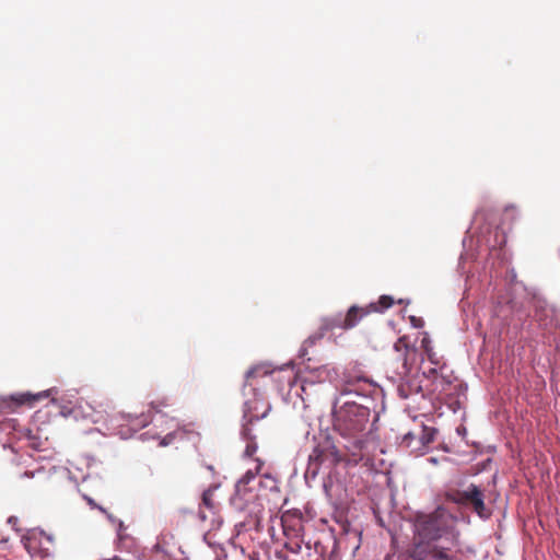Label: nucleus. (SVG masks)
Wrapping results in <instances>:
<instances>
[{
	"label": "nucleus",
	"mask_w": 560,
	"mask_h": 560,
	"mask_svg": "<svg viewBox=\"0 0 560 560\" xmlns=\"http://www.w3.org/2000/svg\"><path fill=\"white\" fill-rule=\"evenodd\" d=\"M368 382L364 376L347 377L337 388L331 407L332 428L348 441L345 445L353 454L361 451L366 436L376 429L378 413L374 410V399L353 388L355 383Z\"/></svg>",
	"instance_id": "obj_1"
},
{
	"label": "nucleus",
	"mask_w": 560,
	"mask_h": 560,
	"mask_svg": "<svg viewBox=\"0 0 560 560\" xmlns=\"http://www.w3.org/2000/svg\"><path fill=\"white\" fill-rule=\"evenodd\" d=\"M413 528L419 537L418 541H434L444 544V547H452L454 550H462L459 532L452 515L443 508L439 506L431 513L418 514Z\"/></svg>",
	"instance_id": "obj_2"
},
{
	"label": "nucleus",
	"mask_w": 560,
	"mask_h": 560,
	"mask_svg": "<svg viewBox=\"0 0 560 560\" xmlns=\"http://www.w3.org/2000/svg\"><path fill=\"white\" fill-rule=\"evenodd\" d=\"M273 372L269 364L261 363L247 370L245 373V385L243 388V396L245 397L243 404V420L246 422H255L267 417L271 410L269 402L265 400L264 393L259 388L249 383V380L268 376Z\"/></svg>",
	"instance_id": "obj_3"
},
{
	"label": "nucleus",
	"mask_w": 560,
	"mask_h": 560,
	"mask_svg": "<svg viewBox=\"0 0 560 560\" xmlns=\"http://www.w3.org/2000/svg\"><path fill=\"white\" fill-rule=\"evenodd\" d=\"M462 550L434 541H413L385 560H460Z\"/></svg>",
	"instance_id": "obj_4"
},
{
	"label": "nucleus",
	"mask_w": 560,
	"mask_h": 560,
	"mask_svg": "<svg viewBox=\"0 0 560 560\" xmlns=\"http://www.w3.org/2000/svg\"><path fill=\"white\" fill-rule=\"evenodd\" d=\"M530 307L533 310V322L538 328L552 330L560 328V308L547 301L537 290L528 292Z\"/></svg>",
	"instance_id": "obj_5"
},
{
	"label": "nucleus",
	"mask_w": 560,
	"mask_h": 560,
	"mask_svg": "<svg viewBox=\"0 0 560 560\" xmlns=\"http://www.w3.org/2000/svg\"><path fill=\"white\" fill-rule=\"evenodd\" d=\"M159 418L151 416V410L148 412L125 413L119 412L113 418L117 434L121 440L132 438L138 431L148 427L151 422H158Z\"/></svg>",
	"instance_id": "obj_6"
},
{
	"label": "nucleus",
	"mask_w": 560,
	"mask_h": 560,
	"mask_svg": "<svg viewBox=\"0 0 560 560\" xmlns=\"http://www.w3.org/2000/svg\"><path fill=\"white\" fill-rule=\"evenodd\" d=\"M453 501L459 505H469L482 521L489 520L492 515V510L485 504L482 489L475 483H469L465 489L457 490L453 495Z\"/></svg>",
	"instance_id": "obj_7"
},
{
	"label": "nucleus",
	"mask_w": 560,
	"mask_h": 560,
	"mask_svg": "<svg viewBox=\"0 0 560 560\" xmlns=\"http://www.w3.org/2000/svg\"><path fill=\"white\" fill-rule=\"evenodd\" d=\"M311 459L317 460L320 466L332 469L342 460V454L330 436H326L312 451Z\"/></svg>",
	"instance_id": "obj_8"
},
{
	"label": "nucleus",
	"mask_w": 560,
	"mask_h": 560,
	"mask_svg": "<svg viewBox=\"0 0 560 560\" xmlns=\"http://www.w3.org/2000/svg\"><path fill=\"white\" fill-rule=\"evenodd\" d=\"M438 429L422 424L419 432H408L404 435V443L411 452L425 453L428 446L433 442Z\"/></svg>",
	"instance_id": "obj_9"
},
{
	"label": "nucleus",
	"mask_w": 560,
	"mask_h": 560,
	"mask_svg": "<svg viewBox=\"0 0 560 560\" xmlns=\"http://www.w3.org/2000/svg\"><path fill=\"white\" fill-rule=\"evenodd\" d=\"M304 371L307 375L302 380L301 389L303 393H305L307 385H315L325 382L331 383L338 377L336 369L328 364H322L318 366L305 364Z\"/></svg>",
	"instance_id": "obj_10"
},
{
	"label": "nucleus",
	"mask_w": 560,
	"mask_h": 560,
	"mask_svg": "<svg viewBox=\"0 0 560 560\" xmlns=\"http://www.w3.org/2000/svg\"><path fill=\"white\" fill-rule=\"evenodd\" d=\"M258 499L256 485L247 486L235 483L234 493L230 498V505L237 512H244L250 503Z\"/></svg>",
	"instance_id": "obj_11"
},
{
	"label": "nucleus",
	"mask_w": 560,
	"mask_h": 560,
	"mask_svg": "<svg viewBox=\"0 0 560 560\" xmlns=\"http://www.w3.org/2000/svg\"><path fill=\"white\" fill-rule=\"evenodd\" d=\"M524 311L523 302L512 296L508 291L506 296H499L495 307V314L504 319L510 315L520 314Z\"/></svg>",
	"instance_id": "obj_12"
},
{
	"label": "nucleus",
	"mask_w": 560,
	"mask_h": 560,
	"mask_svg": "<svg viewBox=\"0 0 560 560\" xmlns=\"http://www.w3.org/2000/svg\"><path fill=\"white\" fill-rule=\"evenodd\" d=\"M58 390L56 387H51V388H48V389H45V390H42L39 393H36V394H33V393H30V392H25V393H20V394H14L11 396V399L18 405V406H22V405H30L32 406L33 402L35 401H38L43 398H46V397H49L51 394H56Z\"/></svg>",
	"instance_id": "obj_13"
},
{
	"label": "nucleus",
	"mask_w": 560,
	"mask_h": 560,
	"mask_svg": "<svg viewBox=\"0 0 560 560\" xmlns=\"http://www.w3.org/2000/svg\"><path fill=\"white\" fill-rule=\"evenodd\" d=\"M394 304V299L392 295L383 294L380 296L377 302H371L366 305V311L363 315H369L371 313H384Z\"/></svg>",
	"instance_id": "obj_14"
},
{
	"label": "nucleus",
	"mask_w": 560,
	"mask_h": 560,
	"mask_svg": "<svg viewBox=\"0 0 560 560\" xmlns=\"http://www.w3.org/2000/svg\"><path fill=\"white\" fill-rule=\"evenodd\" d=\"M366 311L365 307H360L358 305H352L348 308L347 313L345 314L346 319V329H351L355 327L363 317L366 315H363V313Z\"/></svg>",
	"instance_id": "obj_15"
},
{
	"label": "nucleus",
	"mask_w": 560,
	"mask_h": 560,
	"mask_svg": "<svg viewBox=\"0 0 560 560\" xmlns=\"http://www.w3.org/2000/svg\"><path fill=\"white\" fill-rule=\"evenodd\" d=\"M320 326L325 332H327L328 330L334 329V328H340V329L347 330L345 314L337 313L331 316L324 317L322 319Z\"/></svg>",
	"instance_id": "obj_16"
},
{
	"label": "nucleus",
	"mask_w": 560,
	"mask_h": 560,
	"mask_svg": "<svg viewBox=\"0 0 560 560\" xmlns=\"http://www.w3.org/2000/svg\"><path fill=\"white\" fill-rule=\"evenodd\" d=\"M421 390V385L415 381L400 383L397 387V393L402 399H408L412 394H419Z\"/></svg>",
	"instance_id": "obj_17"
},
{
	"label": "nucleus",
	"mask_w": 560,
	"mask_h": 560,
	"mask_svg": "<svg viewBox=\"0 0 560 560\" xmlns=\"http://www.w3.org/2000/svg\"><path fill=\"white\" fill-rule=\"evenodd\" d=\"M256 462L257 465L255 469H248L235 483L247 486L257 485L256 478L261 469L262 462L259 458H256Z\"/></svg>",
	"instance_id": "obj_18"
},
{
	"label": "nucleus",
	"mask_w": 560,
	"mask_h": 560,
	"mask_svg": "<svg viewBox=\"0 0 560 560\" xmlns=\"http://www.w3.org/2000/svg\"><path fill=\"white\" fill-rule=\"evenodd\" d=\"M257 491L259 489L267 490L269 492H279L278 480L270 474H264L261 479L257 481Z\"/></svg>",
	"instance_id": "obj_19"
},
{
	"label": "nucleus",
	"mask_w": 560,
	"mask_h": 560,
	"mask_svg": "<svg viewBox=\"0 0 560 560\" xmlns=\"http://www.w3.org/2000/svg\"><path fill=\"white\" fill-rule=\"evenodd\" d=\"M320 467V464L315 459H311V455H308V463L306 470L304 472V479L306 485L311 486V481L316 479Z\"/></svg>",
	"instance_id": "obj_20"
},
{
	"label": "nucleus",
	"mask_w": 560,
	"mask_h": 560,
	"mask_svg": "<svg viewBox=\"0 0 560 560\" xmlns=\"http://www.w3.org/2000/svg\"><path fill=\"white\" fill-rule=\"evenodd\" d=\"M505 242H506L505 235H501V240L493 244L491 243V241L489 238H486L482 234L477 237L478 246H481L482 244H485L490 249L491 255H493L494 253L498 252L497 245H499L501 247L502 245L505 244Z\"/></svg>",
	"instance_id": "obj_21"
},
{
	"label": "nucleus",
	"mask_w": 560,
	"mask_h": 560,
	"mask_svg": "<svg viewBox=\"0 0 560 560\" xmlns=\"http://www.w3.org/2000/svg\"><path fill=\"white\" fill-rule=\"evenodd\" d=\"M168 406H171V401L166 397L150 402V409L153 410L155 415L160 416L161 419L165 417V415L162 412V408Z\"/></svg>",
	"instance_id": "obj_22"
},
{
	"label": "nucleus",
	"mask_w": 560,
	"mask_h": 560,
	"mask_svg": "<svg viewBox=\"0 0 560 560\" xmlns=\"http://www.w3.org/2000/svg\"><path fill=\"white\" fill-rule=\"evenodd\" d=\"M252 423L253 422H246L243 420L240 434L244 441H254L255 440V435L253 434L252 429L249 428V424H252Z\"/></svg>",
	"instance_id": "obj_23"
},
{
	"label": "nucleus",
	"mask_w": 560,
	"mask_h": 560,
	"mask_svg": "<svg viewBox=\"0 0 560 560\" xmlns=\"http://www.w3.org/2000/svg\"><path fill=\"white\" fill-rule=\"evenodd\" d=\"M506 277H508L509 281H510V284H512L514 287L520 285L524 291H526L527 293L529 292V291H527V288L522 282L517 281V273H516L514 268H510L508 270V276Z\"/></svg>",
	"instance_id": "obj_24"
},
{
	"label": "nucleus",
	"mask_w": 560,
	"mask_h": 560,
	"mask_svg": "<svg viewBox=\"0 0 560 560\" xmlns=\"http://www.w3.org/2000/svg\"><path fill=\"white\" fill-rule=\"evenodd\" d=\"M325 334H326V332L323 330V328H322V326H320V327H319V329H318V331H317V332H315V334H313V335H311V336H308V337L304 340V342H305L307 346L312 347V346H314L317 341H319L320 339H323V338H324V336H325Z\"/></svg>",
	"instance_id": "obj_25"
},
{
	"label": "nucleus",
	"mask_w": 560,
	"mask_h": 560,
	"mask_svg": "<svg viewBox=\"0 0 560 560\" xmlns=\"http://www.w3.org/2000/svg\"><path fill=\"white\" fill-rule=\"evenodd\" d=\"M308 347L305 342L302 343L298 352V358L302 360L303 364H311L312 359L308 355Z\"/></svg>",
	"instance_id": "obj_26"
},
{
	"label": "nucleus",
	"mask_w": 560,
	"mask_h": 560,
	"mask_svg": "<svg viewBox=\"0 0 560 560\" xmlns=\"http://www.w3.org/2000/svg\"><path fill=\"white\" fill-rule=\"evenodd\" d=\"M212 495H213V489H206L202 492V504L210 510H212L214 508V504L212 501Z\"/></svg>",
	"instance_id": "obj_27"
},
{
	"label": "nucleus",
	"mask_w": 560,
	"mask_h": 560,
	"mask_svg": "<svg viewBox=\"0 0 560 560\" xmlns=\"http://www.w3.org/2000/svg\"><path fill=\"white\" fill-rule=\"evenodd\" d=\"M331 488H332V479L330 476H327L323 480V491L328 501H331Z\"/></svg>",
	"instance_id": "obj_28"
},
{
	"label": "nucleus",
	"mask_w": 560,
	"mask_h": 560,
	"mask_svg": "<svg viewBox=\"0 0 560 560\" xmlns=\"http://www.w3.org/2000/svg\"><path fill=\"white\" fill-rule=\"evenodd\" d=\"M246 447L244 450V457H252L258 450L256 441H246Z\"/></svg>",
	"instance_id": "obj_29"
},
{
	"label": "nucleus",
	"mask_w": 560,
	"mask_h": 560,
	"mask_svg": "<svg viewBox=\"0 0 560 560\" xmlns=\"http://www.w3.org/2000/svg\"><path fill=\"white\" fill-rule=\"evenodd\" d=\"M177 433H178L177 431H172V432L167 433L165 436H163L161 439L160 445L161 446H168V445H171L174 442V440L176 439Z\"/></svg>",
	"instance_id": "obj_30"
},
{
	"label": "nucleus",
	"mask_w": 560,
	"mask_h": 560,
	"mask_svg": "<svg viewBox=\"0 0 560 560\" xmlns=\"http://www.w3.org/2000/svg\"><path fill=\"white\" fill-rule=\"evenodd\" d=\"M409 319H410V324L413 328H421L424 324L422 318L413 316V315L410 316Z\"/></svg>",
	"instance_id": "obj_31"
},
{
	"label": "nucleus",
	"mask_w": 560,
	"mask_h": 560,
	"mask_svg": "<svg viewBox=\"0 0 560 560\" xmlns=\"http://www.w3.org/2000/svg\"><path fill=\"white\" fill-rule=\"evenodd\" d=\"M97 510H100L102 513H104L107 517V520L112 523V524H115L117 523V521H119L118 518H116L113 514H110L105 508L103 506H97Z\"/></svg>",
	"instance_id": "obj_32"
},
{
	"label": "nucleus",
	"mask_w": 560,
	"mask_h": 560,
	"mask_svg": "<svg viewBox=\"0 0 560 560\" xmlns=\"http://www.w3.org/2000/svg\"><path fill=\"white\" fill-rule=\"evenodd\" d=\"M373 514H374V517H375V521L376 523L381 526V527H386L385 525V521L384 518L380 515V513L375 510H373Z\"/></svg>",
	"instance_id": "obj_33"
},
{
	"label": "nucleus",
	"mask_w": 560,
	"mask_h": 560,
	"mask_svg": "<svg viewBox=\"0 0 560 560\" xmlns=\"http://www.w3.org/2000/svg\"><path fill=\"white\" fill-rule=\"evenodd\" d=\"M30 541H31V537L30 536H27V535H23L22 536L21 542L24 545V547L26 548L28 553H31V548H30V545H28Z\"/></svg>",
	"instance_id": "obj_34"
},
{
	"label": "nucleus",
	"mask_w": 560,
	"mask_h": 560,
	"mask_svg": "<svg viewBox=\"0 0 560 560\" xmlns=\"http://www.w3.org/2000/svg\"><path fill=\"white\" fill-rule=\"evenodd\" d=\"M84 500L86 501V503L90 505V508L92 509H97V506H100L95 501L94 499H92L91 497L89 495H83Z\"/></svg>",
	"instance_id": "obj_35"
},
{
	"label": "nucleus",
	"mask_w": 560,
	"mask_h": 560,
	"mask_svg": "<svg viewBox=\"0 0 560 560\" xmlns=\"http://www.w3.org/2000/svg\"><path fill=\"white\" fill-rule=\"evenodd\" d=\"M116 525H117V527H116L117 535H118L119 537H121V533H122V530H125V528H126V527H125V524H124V522H122L121 520H119V521H117Z\"/></svg>",
	"instance_id": "obj_36"
},
{
	"label": "nucleus",
	"mask_w": 560,
	"mask_h": 560,
	"mask_svg": "<svg viewBox=\"0 0 560 560\" xmlns=\"http://www.w3.org/2000/svg\"><path fill=\"white\" fill-rule=\"evenodd\" d=\"M19 522V518L16 516H10L8 518V523L11 524L13 526V529L19 532L20 529L18 527H15V525L18 524Z\"/></svg>",
	"instance_id": "obj_37"
},
{
	"label": "nucleus",
	"mask_w": 560,
	"mask_h": 560,
	"mask_svg": "<svg viewBox=\"0 0 560 560\" xmlns=\"http://www.w3.org/2000/svg\"><path fill=\"white\" fill-rule=\"evenodd\" d=\"M423 374L427 376V377H431L433 375L436 374V369L435 368H431L429 369L427 372H423Z\"/></svg>",
	"instance_id": "obj_38"
},
{
	"label": "nucleus",
	"mask_w": 560,
	"mask_h": 560,
	"mask_svg": "<svg viewBox=\"0 0 560 560\" xmlns=\"http://www.w3.org/2000/svg\"><path fill=\"white\" fill-rule=\"evenodd\" d=\"M427 353H428V357H429V360L431 361V363H433V364H435V365H436V364H438V361H436V360H435V358H434V353H432V349H431V350H429V351H427Z\"/></svg>",
	"instance_id": "obj_39"
},
{
	"label": "nucleus",
	"mask_w": 560,
	"mask_h": 560,
	"mask_svg": "<svg viewBox=\"0 0 560 560\" xmlns=\"http://www.w3.org/2000/svg\"><path fill=\"white\" fill-rule=\"evenodd\" d=\"M38 533H39V535H40V536H44L48 542H52V536H51V535L46 534V533H45L44 530H42V529H39V532H38Z\"/></svg>",
	"instance_id": "obj_40"
},
{
	"label": "nucleus",
	"mask_w": 560,
	"mask_h": 560,
	"mask_svg": "<svg viewBox=\"0 0 560 560\" xmlns=\"http://www.w3.org/2000/svg\"><path fill=\"white\" fill-rule=\"evenodd\" d=\"M421 342H422V346L425 349V351L431 350V348L429 347L430 340L428 338H423Z\"/></svg>",
	"instance_id": "obj_41"
},
{
	"label": "nucleus",
	"mask_w": 560,
	"mask_h": 560,
	"mask_svg": "<svg viewBox=\"0 0 560 560\" xmlns=\"http://www.w3.org/2000/svg\"><path fill=\"white\" fill-rule=\"evenodd\" d=\"M42 557H50L52 553L49 551L48 548L42 547L40 549Z\"/></svg>",
	"instance_id": "obj_42"
},
{
	"label": "nucleus",
	"mask_w": 560,
	"mask_h": 560,
	"mask_svg": "<svg viewBox=\"0 0 560 560\" xmlns=\"http://www.w3.org/2000/svg\"><path fill=\"white\" fill-rule=\"evenodd\" d=\"M427 462L432 464V465H436L439 463V458L434 457V456H430V457L427 458Z\"/></svg>",
	"instance_id": "obj_43"
},
{
	"label": "nucleus",
	"mask_w": 560,
	"mask_h": 560,
	"mask_svg": "<svg viewBox=\"0 0 560 560\" xmlns=\"http://www.w3.org/2000/svg\"><path fill=\"white\" fill-rule=\"evenodd\" d=\"M456 432H457V434H459V435H465V434H466V432H467V430H466V428H465V427H462V425H460V427H458V428L456 429Z\"/></svg>",
	"instance_id": "obj_44"
},
{
	"label": "nucleus",
	"mask_w": 560,
	"mask_h": 560,
	"mask_svg": "<svg viewBox=\"0 0 560 560\" xmlns=\"http://www.w3.org/2000/svg\"><path fill=\"white\" fill-rule=\"evenodd\" d=\"M35 476V471H31V470H26L22 477H25V478H33Z\"/></svg>",
	"instance_id": "obj_45"
},
{
	"label": "nucleus",
	"mask_w": 560,
	"mask_h": 560,
	"mask_svg": "<svg viewBox=\"0 0 560 560\" xmlns=\"http://www.w3.org/2000/svg\"><path fill=\"white\" fill-rule=\"evenodd\" d=\"M60 413L63 416V417H68L70 413H71V410L63 407L62 410L60 411Z\"/></svg>",
	"instance_id": "obj_46"
},
{
	"label": "nucleus",
	"mask_w": 560,
	"mask_h": 560,
	"mask_svg": "<svg viewBox=\"0 0 560 560\" xmlns=\"http://www.w3.org/2000/svg\"><path fill=\"white\" fill-rule=\"evenodd\" d=\"M515 209L516 208L514 205H508L504 210H505V212H509L510 210H515Z\"/></svg>",
	"instance_id": "obj_47"
},
{
	"label": "nucleus",
	"mask_w": 560,
	"mask_h": 560,
	"mask_svg": "<svg viewBox=\"0 0 560 560\" xmlns=\"http://www.w3.org/2000/svg\"><path fill=\"white\" fill-rule=\"evenodd\" d=\"M200 520L205 521L207 518L206 514L203 512H199Z\"/></svg>",
	"instance_id": "obj_48"
},
{
	"label": "nucleus",
	"mask_w": 560,
	"mask_h": 560,
	"mask_svg": "<svg viewBox=\"0 0 560 560\" xmlns=\"http://www.w3.org/2000/svg\"><path fill=\"white\" fill-rule=\"evenodd\" d=\"M464 259H465V254H462L459 257V264H458L459 267L462 266Z\"/></svg>",
	"instance_id": "obj_49"
},
{
	"label": "nucleus",
	"mask_w": 560,
	"mask_h": 560,
	"mask_svg": "<svg viewBox=\"0 0 560 560\" xmlns=\"http://www.w3.org/2000/svg\"><path fill=\"white\" fill-rule=\"evenodd\" d=\"M220 487V485L210 486L208 489H213V492Z\"/></svg>",
	"instance_id": "obj_50"
},
{
	"label": "nucleus",
	"mask_w": 560,
	"mask_h": 560,
	"mask_svg": "<svg viewBox=\"0 0 560 560\" xmlns=\"http://www.w3.org/2000/svg\"><path fill=\"white\" fill-rule=\"evenodd\" d=\"M494 236H495V238L499 236V228L498 226L494 230Z\"/></svg>",
	"instance_id": "obj_51"
},
{
	"label": "nucleus",
	"mask_w": 560,
	"mask_h": 560,
	"mask_svg": "<svg viewBox=\"0 0 560 560\" xmlns=\"http://www.w3.org/2000/svg\"><path fill=\"white\" fill-rule=\"evenodd\" d=\"M442 381H443L445 384H447V385H448V384H451V381H448V380H444V378H443Z\"/></svg>",
	"instance_id": "obj_52"
},
{
	"label": "nucleus",
	"mask_w": 560,
	"mask_h": 560,
	"mask_svg": "<svg viewBox=\"0 0 560 560\" xmlns=\"http://www.w3.org/2000/svg\"><path fill=\"white\" fill-rule=\"evenodd\" d=\"M463 246L466 247V238L463 240Z\"/></svg>",
	"instance_id": "obj_53"
},
{
	"label": "nucleus",
	"mask_w": 560,
	"mask_h": 560,
	"mask_svg": "<svg viewBox=\"0 0 560 560\" xmlns=\"http://www.w3.org/2000/svg\"><path fill=\"white\" fill-rule=\"evenodd\" d=\"M398 303L404 304V300L402 299L398 300Z\"/></svg>",
	"instance_id": "obj_54"
}]
</instances>
